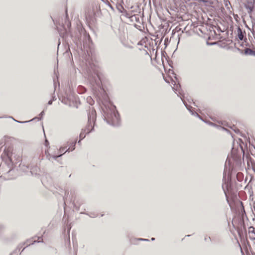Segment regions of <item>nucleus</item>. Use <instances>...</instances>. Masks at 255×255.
<instances>
[{"mask_svg": "<svg viewBox=\"0 0 255 255\" xmlns=\"http://www.w3.org/2000/svg\"><path fill=\"white\" fill-rule=\"evenodd\" d=\"M104 118L107 123L113 126H119L120 125L121 119L119 114L115 106H112L104 112Z\"/></svg>", "mask_w": 255, "mask_h": 255, "instance_id": "nucleus-1", "label": "nucleus"}, {"mask_svg": "<svg viewBox=\"0 0 255 255\" xmlns=\"http://www.w3.org/2000/svg\"><path fill=\"white\" fill-rule=\"evenodd\" d=\"M96 111L94 109L90 110L88 115V125L85 128L86 129V132L89 133L90 132L94 129V125L93 124L95 123L96 120Z\"/></svg>", "mask_w": 255, "mask_h": 255, "instance_id": "nucleus-2", "label": "nucleus"}, {"mask_svg": "<svg viewBox=\"0 0 255 255\" xmlns=\"http://www.w3.org/2000/svg\"><path fill=\"white\" fill-rule=\"evenodd\" d=\"M89 78L90 82L94 86L96 85L98 87H100L101 80L98 75L95 74L94 76H89Z\"/></svg>", "mask_w": 255, "mask_h": 255, "instance_id": "nucleus-3", "label": "nucleus"}, {"mask_svg": "<svg viewBox=\"0 0 255 255\" xmlns=\"http://www.w3.org/2000/svg\"><path fill=\"white\" fill-rule=\"evenodd\" d=\"M85 16L87 19H91L93 17L96 15V13L94 12V8L93 6L92 9L90 8H86L85 10Z\"/></svg>", "mask_w": 255, "mask_h": 255, "instance_id": "nucleus-4", "label": "nucleus"}, {"mask_svg": "<svg viewBox=\"0 0 255 255\" xmlns=\"http://www.w3.org/2000/svg\"><path fill=\"white\" fill-rule=\"evenodd\" d=\"M8 156V158L10 161V162L12 163V164H15L18 163L21 161V158L19 156L18 157V158L16 159V161H14L13 160V155H11V156H9V155H7Z\"/></svg>", "mask_w": 255, "mask_h": 255, "instance_id": "nucleus-5", "label": "nucleus"}, {"mask_svg": "<svg viewBox=\"0 0 255 255\" xmlns=\"http://www.w3.org/2000/svg\"><path fill=\"white\" fill-rule=\"evenodd\" d=\"M39 168L37 166H35L31 168L30 173L32 175H36L39 174Z\"/></svg>", "mask_w": 255, "mask_h": 255, "instance_id": "nucleus-6", "label": "nucleus"}, {"mask_svg": "<svg viewBox=\"0 0 255 255\" xmlns=\"http://www.w3.org/2000/svg\"><path fill=\"white\" fill-rule=\"evenodd\" d=\"M249 233L252 234V236L251 237L252 239L255 240V228L253 226H251L249 228Z\"/></svg>", "mask_w": 255, "mask_h": 255, "instance_id": "nucleus-7", "label": "nucleus"}, {"mask_svg": "<svg viewBox=\"0 0 255 255\" xmlns=\"http://www.w3.org/2000/svg\"><path fill=\"white\" fill-rule=\"evenodd\" d=\"M245 54L246 55H254L255 56V51L251 49L247 48L245 49Z\"/></svg>", "mask_w": 255, "mask_h": 255, "instance_id": "nucleus-8", "label": "nucleus"}, {"mask_svg": "<svg viewBox=\"0 0 255 255\" xmlns=\"http://www.w3.org/2000/svg\"><path fill=\"white\" fill-rule=\"evenodd\" d=\"M238 38L241 40H242L244 39L243 32L240 27L238 28Z\"/></svg>", "mask_w": 255, "mask_h": 255, "instance_id": "nucleus-9", "label": "nucleus"}, {"mask_svg": "<svg viewBox=\"0 0 255 255\" xmlns=\"http://www.w3.org/2000/svg\"><path fill=\"white\" fill-rule=\"evenodd\" d=\"M186 107L187 108V109L189 110V111L191 113V114L192 115H194V116H197L198 117V118H199L200 119H201V117L198 115V113H197L196 112H193L192 111L190 108L191 107L190 106H187L186 105Z\"/></svg>", "mask_w": 255, "mask_h": 255, "instance_id": "nucleus-10", "label": "nucleus"}, {"mask_svg": "<svg viewBox=\"0 0 255 255\" xmlns=\"http://www.w3.org/2000/svg\"><path fill=\"white\" fill-rule=\"evenodd\" d=\"M86 134L87 133L86 132V129H83L79 135L80 139H83L84 138Z\"/></svg>", "mask_w": 255, "mask_h": 255, "instance_id": "nucleus-11", "label": "nucleus"}, {"mask_svg": "<svg viewBox=\"0 0 255 255\" xmlns=\"http://www.w3.org/2000/svg\"><path fill=\"white\" fill-rule=\"evenodd\" d=\"M76 144V141H73L70 143L69 148H71V151H73L75 149Z\"/></svg>", "mask_w": 255, "mask_h": 255, "instance_id": "nucleus-12", "label": "nucleus"}, {"mask_svg": "<svg viewBox=\"0 0 255 255\" xmlns=\"http://www.w3.org/2000/svg\"><path fill=\"white\" fill-rule=\"evenodd\" d=\"M35 119H37L38 120H41V118H37V117H35L34 118H33V119L30 120V121H25V122H20V121H18L17 120H15L14 119H13L16 122H17V123H27V122H29L30 121H31Z\"/></svg>", "mask_w": 255, "mask_h": 255, "instance_id": "nucleus-13", "label": "nucleus"}, {"mask_svg": "<svg viewBox=\"0 0 255 255\" xmlns=\"http://www.w3.org/2000/svg\"><path fill=\"white\" fill-rule=\"evenodd\" d=\"M42 242V239H41V237H38L37 241L34 240L33 243H32L31 244H33L35 242L40 243V242Z\"/></svg>", "mask_w": 255, "mask_h": 255, "instance_id": "nucleus-14", "label": "nucleus"}, {"mask_svg": "<svg viewBox=\"0 0 255 255\" xmlns=\"http://www.w3.org/2000/svg\"><path fill=\"white\" fill-rule=\"evenodd\" d=\"M62 155H63V154H61L58 155H53V156H52V158L54 159H56L58 157L61 156Z\"/></svg>", "mask_w": 255, "mask_h": 255, "instance_id": "nucleus-15", "label": "nucleus"}, {"mask_svg": "<svg viewBox=\"0 0 255 255\" xmlns=\"http://www.w3.org/2000/svg\"><path fill=\"white\" fill-rule=\"evenodd\" d=\"M96 9L97 10V14H98L99 11V12L100 11V6L96 5Z\"/></svg>", "mask_w": 255, "mask_h": 255, "instance_id": "nucleus-16", "label": "nucleus"}, {"mask_svg": "<svg viewBox=\"0 0 255 255\" xmlns=\"http://www.w3.org/2000/svg\"><path fill=\"white\" fill-rule=\"evenodd\" d=\"M66 148V147H60V148L59 149V151L60 152H63L65 150V149Z\"/></svg>", "mask_w": 255, "mask_h": 255, "instance_id": "nucleus-17", "label": "nucleus"}, {"mask_svg": "<svg viewBox=\"0 0 255 255\" xmlns=\"http://www.w3.org/2000/svg\"><path fill=\"white\" fill-rule=\"evenodd\" d=\"M52 102H53V101L52 100H49L48 102V104L49 105H51L52 103Z\"/></svg>", "mask_w": 255, "mask_h": 255, "instance_id": "nucleus-18", "label": "nucleus"}, {"mask_svg": "<svg viewBox=\"0 0 255 255\" xmlns=\"http://www.w3.org/2000/svg\"><path fill=\"white\" fill-rule=\"evenodd\" d=\"M44 115V111H42L40 113V114H39V116H40L41 117H42Z\"/></svg>", "mask_w": 255, "mask_h": 255, "instance_id": "nucleus-19", "label": "nucleus"}, {"mask_svg": "<svg viewBox=\"0 0 255 255\" xmlns=\"http://www.w3.org/2000/svg\"><path fill=\"white\" fill-rule=\"evenodd\" d=\"M56 99L55 96H52V99H51L53 101Z\"/></svg>", "mask_w": 255, "mask_h": 255, "instance_id": "nucleus-20", "label": "nucleus"}, {"mask_svg": "<svg viewBox=\"0 0 255 255\" xmlns=\"http://www.w3.org/2000/svg\"><path fill=\"white\" fill-rule=\"evenodd\" d=\"M67 152H70V148H68L66 151L65 152H63V154H65V153Z\"/></svg>", "mask_w": 255, "mask_h": 255, "instance_id": "nucleus-21", "label": "nucleus"}, {"mask_svg": "<svg viewBox=\"0 0 255 255\" xmlns=\"http://www.w3.org/2000/svg\"><path fill=\"white\" fill-rule=\"evenodd\" d=\"M182 101H183V103H184V104L185 105V106H186V105L187 106H188L187 105V104H186V103H185V102L183 101V100H182Z\"/></svg>", "mask_w": 255, "mask_h": 255, "instance_id": "nucleus-22", "label": "nucleus"}, {"mask_svg": "<svg viewBox=\"0 0 255 255\" xmlns=\"http://www.w3.org/2000/svg\"><path fill=\"white\" fill-rule=\"evenodd\" d=\"M138 241H143L144 239H142V238H138L137 239Z\"/></svg>", "mask_w": 255, "mask_h": 255, "instance_id": "nucleus-23", "label": "nucleus"}, {"mask_svg": "<svg viewBox=\"0 0 255 255\" xmlns=\"http://www.w3.org/2000/svg\"><path fill=\"white\" fill-rule=\"evenodd\" d=\"M81 140H82V139H80V140L78 141V143L79 144H80V143H81Z\"/></svg>", "mask_w": 255, "mask_h": 255, "instance_id": "nucleus-24", "label": "nucleus"}, {"mask_svg": "<svg viewBox=\"0 0 255 255\" xmlns=\"http://www.w3.org/2000/svg\"><path fill=\"white\" fill-rule=\"evenodd\" d=\"M143 241H149V240L144 239Z\"/></svg>", "mask_w": 255, "mask_h": 255, "instance_id": "nucleus-25", "label": "nucleus"}, {"mask_svg": "<svg viewBox=\"0 0 255 255\" xmlns=\"http://www.w3.org/2000/svg\"><path fill=\"white\" fill-rule=\"evenodd\" d=\"M151 241H154L155 240V238H152L151 239Z\"/></svg>", "mask_w": 255, "mask_h": 255, "instance_id": "nucleus-26", "label": "nucleus"}, {"mask_svg": "<svg viewBox=\"0 0 255 255\" xmlns=\"http://www.w3.org/2000/svg\"><path fill=\"white\" fill-rule=\"evenodd\" d=\"M11 169H9V170H8V172H10V171H11Z\"/></svg>", "mask_w": 255, "mask_h": 255, "instance_id": "nucleus-27", "label": "nucleus"}, {"mask_svg": "<svg viewBox=\"0 0 255 255\" xmlns=\"http://www.w3.org/2000/svg\"><path fill=\"white\" fill-rule=\"evenodd\" d=\"M29 245H30V244H28V245H27L26 247H28Z\"/></svg>", "mask_w": 255, "mask_h": 255, "instance_id": "nucleus-28", "label": "nucleus"}, {"mask_svg": "<svg viewBox=\"0 0 255 255\" xmlns=\"http://www.w3.org/2000/svg\"><path fill=\"white\" fill-rule=\"evenodd\" d=\"M45 142H46V143H47V142H48V141H47V140H45Z\"/></svg>", "mask_w": 255, "mask_h": 255, "instance_id": "nucleus-29", "label": "nucleus"}]
</instances>
